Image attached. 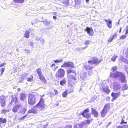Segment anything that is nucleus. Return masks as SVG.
<instances>
[{"instance_id": "obj_29", "label": "nucleus", "mask_w": 128, "mask_h": 128, "mask_svg": "<svg viewBox=\"0 0 128 128\" xmlns=\"http://www.w3.org/2000/svg\"><path fill=\"white\" fill-rule=\"evenodd\" d=\"M84 66L85 69L86 70H91L93 68V66L89 65L85 66Z\"/></svg>"}, {"instance_id": "obj_61", "label": "nucleus", "mask_w": 128, "mask_h": 128, "mask_svg": "<svg viewBox=\"0 0 128 128\" xmlns=\"http://www.w3.org/2000/svg\"><path fill=\"white\" fill-rule=\"evenodd\" d=\"M89 0H86V2H88L89 1Z\"/></svg>"}, {"instance_id": "obj_52", "label": "nucleus", "mask_w": 128, "mask_h": 128, "mask_svg": "<svg viewBox=\"0 0 128 128\" xmlns=\"http://www.w3.org/2000/svg\"><path fill=\"white\" fill-rule=\"evenodd\" d=\"M50 96H53L54 95V94L52 92H50Z\"/></svg>"}, {"instance_id": "obj_64", "label": "nucleus", "mask_w": 128, "mask_h": 128, "mask_svg": "<svg viewBox=\"0 0 128 128\" xmlns=\"http://www.w3.org/2000/svg\"><path fill=\"white\" fill-rule=\"evenodd\" d=\"M58 67V66H57L56 67H55V68H56V69Z\"/></svg>"}, {"instance_id": "obj_22", "label": "nucleus", "mask_w": 128, "mask_h": 128, "mask_svg": "<svg viewBox=\"0 0 128 128\" xmlns=\"http://www.w3.org/2000/svg\"><path fill=\"white\" fill-rule=\"evenodd\" d=\"M117 36V35L116 33H115L113 34L112 36H110L109 39L108 40V42H112V40L116 38Z\"/></svg>"}, {"instance_id": "obj_5", "label": "nucleus", "mask_w": 128, "mask_h": 128, "mask_svg": "<svg viewBox=\"0 0 128 128\" xmlns=\"http://www.w3.org/2000/svg\"><path fill=\"white\" fill-rule=\"evenodd\" d=\"M65 71L64 69L60 68L56 72L55 76L56 78H62L65 74Z\"/></svg>"}, {"instance_id": "obj_20", "label": "nucleus", "mask_w": 128, "mask_h": 128, "mask_svg": "<svg viewBox=\"0 0 128 128\" xmlns=\"http://www.w3.org/2000/svg\"><path fill=\"white\" fill-rule=\"evenodd\" d=\"M102 90L106 93L107 94H108L110 92V90L108 86L103 88H102Z\"/></svg>"}, {"instance_id": "obj_63", "label": "nucleus", "mask_w": 128, "mask_h": 128, "mask_svg": "<svg viewBox=\"0 0 128 128\" xmlns=\"http://www.w3.org/2000/svg\"><path fill=\"white\" fill-rule=\"evenodd\" d=\"M126 57L127 58H128V54L127 55Z\"/></svg>"}, {"instance_id": "obj_33", "label": "nucleus", "mask_w": 128, "mask_h": 128, "mask_svg": "<svg viewBox=\"0 0 128 128\" xmlns=\"http://www.w3.org/2000/svg\"><path fill=\"white\" fill-rule=\"evenodd\" d=\"M6 122V120L5 118H0V124L1 123H5Z\"/></svg>"}, {"instance_id": "obj_54", "label": "nucleus", "mask_w": 128, "mask_h": 128, "mask_svg": "<svg viewBox=\"0 0 128 128\" xmlns=\"http://www.w3.org/2000/svg\"><path fill=\"white\" fill-rule=\"evenodd\" d=\"M70 89L71 90L70 92H69V93H70L71 92H73L74 91V90L73 88H71Z\"/></svg>"}, {"instance_id": "obj_45", "label": "nucleus", "mask_w": 128, "mask_h": 128, "mask_svg": "<svg viewBox=\"0 0 128 128\" xmlns=\"http://www.w3.org/2000/svg\"><path fill=\"white\" fill-rule=\"evenodd\" d=\"M120 124H127V122H124L123 118H122L121 120V122H120Z\"/></svg>"}, {"instance_id": "obj_27", "label": "nucleus", "mask_w": 128, "mask_h": 128, "mask_svg": "<svg viewBox=\"0 0 128 128\" xmlns=\"http://www.w3.org/2000/svg\"><path fill=\"white\" fill-rule=\"evenodd\" d=\"M28 113H29L36 114L37 113V110L36 109L32 108L31 109L28 111Z\"/></svg>"}, {"instance_id": "obj_53", "label": "nucleus", "mask_w": 128, "mask_h": 128, "mask_svg": "<svg viewBox=\"0 0 128 128\" xmlns=\"http://www.w3.org/2000/svg\"><path fill=\"white\" fill-rule=\"evenodd\" d=\"M6 64V63H2L0 64V67L2 66H4V65Z\"/></svg>"}, {"instance_id": "obj_48", "label": "nucleus", "mask_w": 128, "mask_h": 128, "mask_svg": "<svg viewBox=\"0 0 128 128\" xmlns=\"http://www.w3.org/2000/svg\"><path fill=\"white\" fill-rule=\"evenodd\" d=\"M72 126L71 125H67L65 127V128H72Z\"/></svg>"}, {"instance_id": "obj_46", "label": "nucleus", "mask_w": 128, "mask_h": 128, "mask_svg": "<svg viewBox=\"0 0 128 128\" xmlns=\"http://www.w3.org/2000/svg\"><path fill=\"white\" fill-rule=\"evenodd\" d=\"M4 68H2L0 70V71L1 72V73L0 74L1 75H2V74H3V72H4Z\"/></svg>"}, {"instance_id": "obj_15", "label": "nucleus", "mask_w": 128, "mask_h": 128, "mask_svg": "<svg viewBox=\"0 0 128 128\" xmlns=\"http://www.w3.org/2000/svg\"><path fill=\"white\" fill-rule=\"evenodd\" d=\"M91 113L95 117L97 118L98 115V112L93 108H91Z\"/></svg>"}, {"instance_id": "obj_17", "label": "nucleus", "mask_w": 128, "mask_h": 128, "mask_svg": "<svg viewBox=\"0 0 128 128\" xmlns=\"http://www.w3.org/2000/svg\"><path fill=\"white\" fill-rule=\"evenodd\" d=\"M26 94L24 93H22L20 94V99L22 101H24L26 100Z\"/></svg>"}, {"instance_id": "obj_43", "label": "nucleus", "mask_w": 128, "mask_h": 128, "mask_svg": "<svg viewBox=\"0 0 128 128\" xmlns=\"http://www.w3.org/2000/svg\"><path fill=\"white\" fill-rule=\"evenodd\" d=\"M62 60L61 59L60 60H54V62L56 63H60L62 62Z\"/></svg>"}, {"instance_id": "obj_10", "label": "nucleus", "mask_w": 128, "mask_h": 128, "mask_svg": "<svg viewBox=\"0 0 128 128\" xmlns=\"http://www.w3.org/2000/svg\"><path fill=\"white\" fill-rule=\"evenodd\" d=\"M76 80L77 78L75 76H71L68 80V83L71 84H74L75 82L74 81H76Z\"/></svg>"}, {"instance_id": "obj_26", "label": "nucleus", "mask_w": 128, "mask_h": 128, "mask_svg": "<svg viewBox=\"0 0 128 128\" xmlns=\"http://www.w3.org/2000/svg\"><path fill=\"white\" fill-rule=\"evenodd\" d=\"M21 109V110L19 111L18 113H20L22 114H24L26 113V109L24 108H22Z\"/></svg>"}, {"instance_id": "obj_16", "label": "nucleus", "mask_w": 128, "mask_h": 128, "mask_svg": "<svg viewBox=\"0 0 128 128\" xmlns=\"http://www.w3.org/2000/svg\"><path fill=\"white\" fill-rule=\"evenodd\" d=\"M86 31L89 36H93L94 32L92 28H87L86 29Z\"/></svg>"}, {"instance_id": "obj_1", "label": "nucleus", "mask_w": 128, "mask_h": 128, "mask_svg": "<svg viewBox=\"0 0 128 128\" xmlns=\"http://www.w3.org/2000/svg\"><path fill=\"white\" fill-rule=\"evenodd\" d=\"M35 96L33 94H29L28 97V102L29 105L33 106L36 103Z\"/></svg>"}, {"instance_id": "obj_37", "label": "nucleus", "mask_w": 128, "mask_h": 128, "mask_svg": "<svg viewBox=\"0 0 128 128\" xmlns=\"http://www.w3.org/2000/svg\"><path fill=\"white\" fill-rule=\"evenodd\" d=\"M123 127L124 128H128V125L126 124L122 126H118L116 127L118 128H122Z\"/></svg>"}, {"instance_id": "obj_18", "label": "nucleus", "mask_w": 128, "mask_h": 128, "mask_svg": "<svg viewBox=\"0 0 128 128\" xmlns=\"http://www.w3.org/2000/svg\"><path fill=\"white\" fill-rule=\"evenodd\" d=\"M109 111H107L103 108L100 112L101 116L102 117H104L106 114Z\"/></svg>"}, {"instance_id": "obj_2", "label": "nucleus", "mask_w": 128, "mask_h": 128, "mask_svg": "<svg viewBox=\"0 0 128 128\" xmlns=\"http://www.w3.org/2000/svg\"><path fill=\"white\" fill-rule=\"evenodd\" d=\"M36 71L39 79L43 83L46 84L47 81L42 74L41 69L40 68H38L36 70Z\"/></svg>"}, {"instance_id": "obj_59", "label": "nucleus", "mask_w": 128, "mask_h": 128, "mask_svg": "<svg viewBox=\"0 0 128 128\" xmlns=\"http://www.w3.org/2000/svg\"><path fill=\"white\" fill-rule=\"evenodd\" d=\"M53 18L54 19H56V16H53Z\"/></svg>"}, {"instance_id": "obj_47", "label": "nucleus", "mask_w": 128, "mask_h": 128, "mask_svg": "<svg viewBox=\"0 0 128 128\" xmlns=\"http://www.w3.org/2000/svg\"><path fill=\"white\" fill-rule=\"evenodd\" d=\"M28 116L27 114H26L23 117H21L20 118V120H24V118H26Z\"/></svg>"}, {"instance_id": "obj_6", "label": "nucleus", "mask_w": 128, "mask_h": 128, "mask_svg": "<svg viewBox=\"0 0 128 128\" xmlns=\"http://www.w3.org/2000/svg\"><path fill=\"white\" fill-rule=\"evenodd\" d=\"M92 60H88V62L90 64H95L97 65L102 61V59L98 60V58L95 57H93Z\"/></svg>"}, {"instance_id": "obj_60", "label": "nucleus", "mask_w": 128, "mask_h": 128, "mask_svg": "<svg viewBox=\"0 0 128 128\" xmlns=\"http://www.w3.org/2000/svg\"><path fill=\"white\" fill-rule=\"evenodd\" d=\"M122 29V28L121 27H120V30L119 32L120 33L121 32Z\"/></svg>"}, {"instance_id": "obj_55", "label": "nucleus", "mask_w": 128, "mask_h": 128, "mask_svg": "<svg viewBox=\"0 0 128 128\" xmlns=\"http://www.w3.org/2000/svg\"><path fill=\"white\" fill-rule=\"evenodd\" d=\"M48 124H47L46 125H44L43 128H46V126L48 125Z\"/></svg>"}, {"instance_id": "obj_24", "label": "nucleus", "mask_w": 128, "mask_h": 128, "mask_svg": "<svg viewBox=\"0 0 128 128\" xmlns=\"http://www.w3.org/2000/svg\"><path fill=\"white\" fill-rule=\"evenodd\" d=\"M120 61L126 63L128 64V60L122 56H121L120 57Z\"/></svg>"}, {"instance_id": "obj_62", "label": "nucleus", "mask_w": 128, "mask_h": 128, "mask_svg": "<svg viewBox=\"0 0 128 128\" xmlns=\"http://www.w3.org/2000/svg\"><path fill=\"white\" fill-rule=\"evenodd\" d=\"M44 96V94L43 95H42V96H42V97Z\"/></svg>"}, {"instance_id": "obj_32", "label": "nucleus", "mask_w": 128, "mask_h": 128, "mask_svg": "<svg viewBox=\"0 0 128 128\" xmlns=\"http://www.w3.org/2000/svg\"><path fill=\"white\" fill-rule=\"evenodd\" d=\"M68 91L67 90H65L63 92L62 94V96L64 97H66L68 94Z\"/></svg>"}, {"instance_id": "obj_57", "label": "nucleus", "mask_w": 128, "mask_h": 128, "mask_svg": "<svg viewBox=\"0 0 128 128\" xmlns=\"http://www.w3.org/2000/svg\"><path fill=\"white\" fill-rule=\"evenodd\" d=\"M17 90L18 91H19L20 90V88H18L17 89Z\"/></svg>"}, {"instance_id": "obj_11", "label": "nucleus", "mask_w": 128, "mask_h": 128, "mask_svg": "<svg viewBox=\"0 0 128 128\" xmlns=\"http://www.w3.org/2000/svg\"><path fill=\"white\" fill-rule=\"evenodd\" d=\"M6 98L3 96H1L0 97V103L2 107L5 106L6 105Z\"/></svg>"}, {"instance_id": "obj_49", "label": "nucleus", "mask_w": 128, "mask_h": 128, "mask_svg": "<svg viewBox=\"0 0 128 128\" xmlns=\"http://www.w3.org/2000/svg\"><path fill=\"white\" fill-rule=\"evenodd\" d=\"M89 43V40H86L84 43L85 45H87Z\"/></svg>"}, {"instance_id": "obj_42", "label": "nucleus", "mask_w": 128, "mask_h": 128, "mask_svg": "<svg viewBox=\"0 0 128 128\" xmlns=\"http://www.w3.org/2000/svg\"><path fill=\"white\" fill-rule=\"evenodd\" d=\"M9 112V110H7L5 109H3L2 110V112H1L2 114H5L6 112Z\"/></svg>"}, {"instance_id": "obj_38", "label": "nucleus", "mask_w": 128, "mask_h": 128, "mask_svg": "<svg viewBox=\"0 0 128 128\" xmlns=\"http://www.w3.org/2000/svg\"><path fill=\"white\" fill-rule=\"evenodd\" d=\"M117 56L114 54L111 58V60L113 62H114L116 60V58Z\"/></svg>"}, {"instance_id": "obj_34", "label": "nucleus", "mask_w": 128, "mask_h": 128, "mask_svg": "<svg viewBox=\"0 0 128 128\" xmlns=\"http://www.w3.org/2000/svg\"><path fill=\"white\" fill-rule=\"evenodd\" d=\"M66 82V79L64 78L60 82V85L63 86Z\"/></svg>"}, {"instance_id": "obj_56", "label": "nucleus", "mask_w": 128, "mask_h": 128, "mask_svg": "<svg viewBox=\"0 0 128 128\" xmlns=\"http://www.w3.org/2000/svg\"><path fill=\"white\" fill-rule=\"evenodd\" d=\"M30 46H32L33 45V42H30Z\"/></svg>"}, {"instance_id": "obj_36", "label": "nucleus", "mask_w": 128, "mask_h": 128, "mask_svg": "<svg viewBox=\"0 0 128 128\" xmlns=\"http://www.w3.org/2000/svg\"><path fill=\"white\" fill-rule=\"evenodd\" d=\"M128 88V86L126 84H124L123 86L122 89L123 90H127Z\"/></svg>"}, {"instance_id": "obj_4", "label": "nucleus", "mask_w": 128, "mask_h": 128, "mask_svg": "<svg viewBox=\"0 0 128 128\" xmlns=\"http://www.w3.org/2000/svg\"><path fill=\"white\" fill-rule=\"evenodd\" d=\"M44 101L41 96L38 102L35 106V107H37L40 109V110H43L44 108Z\"/></svg>"}, {"instance_id": "obj_8", "label": "nucleus", "mask_w": 128, "mask_h": 128, "mask_svg": "<svg viewBox=\"0 0 128 128\" xmlns=\"http://www.w3.org/2000/svg\"><path fill=\"white\" fill-rule=\"evenodd\" d=\"M90 122V120L89 119L84 120L79 124V128H86L87 126L86 124H89Z\"/></svg>"}, {"instance_id": "obj_23", "label": "nucleus", "mask_w": 128, "mask_h": 128, "mask_svg": "<svg viewBox=\"0 0 128 128\" xmlns=\"http://www.w3.org/2000/svg\"><path fill=\"white\" fill-rule=\"evenodd\" d=\"M120 85L118 84H115L114 85L113 90L114 91H116L120 89Z\"/></svg>"}, {"instance_id": "obj_51", "label": "nucleus", "mask_w": 128, "mask_h": 128, "mask_svg": "<svg viewBox=\"0 0 128 128\" xmlns=\"http://www.w3.org/2000/svg\"><path fill=\"white\" fill-rule=\"evenodd\" d=\"M54 91L55 92V94L56 95L58 93V91L56 89H54Z\"/></svg>"}, {"instance_id": "obj_19", "label": "nucleus", "mask_w": 128, "mask_h": 128, "mask_svg": "<svg viewBox=\"0 0 128 128\" xmlns=\"http://www.w3.org/2000/svg\"><path fill=\"white\" fill-rule=\"evenodd\" d=\"M120 80L122 83L126 82V81L125 76L123 74L120 77Z\"/></svg>"}, {"instance_id": "obj_39", "label": "nucleus", "mask_w": 128, "mask_h": 128, "mask_svg": "<svg viewBox=\"0 0 128 128\" xmlns=\"http://www.w3.org/2000/svg\"><path fill=\"white\" fill-rule=\"evenodd\" d=\"M55 64H52L50 67L52 68L54 71H55L56 70V68H55Z\"/></svg>"}, {"instance_id": "obj_28", "label": "nucleus", "mask_w": 128, "mask_h": 128, "mask_svg": "<svg viewBox=\"0 0 128 128\" xmlns=\"http://www.w3.org/2000/svg\"><path fill=\"white\" fill-rule=\"evenodd\" d=\"M30 36V32L28 30H26L24 35V37L26 38H28Z\"/></svg>"}, {"instance_id": "obj_9", "label": "nucleus", "mask_w": 128, "mask_h": 128, "mask_svg": "<svg viewBox=\"0 0 128 128\" xmlns=\"http://www.w3.org/2000/svg\"><path fill=\"white\" fill-rule=\"evenodd\" d=\"M122 74L121 72L116 71L114 74L111 73L110 74V76L114 78H116L118 77H120Z\"/></svg>"}, {"instance_id": "obj_21", "label": "nucleus", "mask_w": 128, "mask_h": 128, "mask_svg": "<svg viewBox=\"0 0 128 128\" xmlns=\"http://www.w3.org/2000/svg\"><path fill=\"white\" fill-rule=\"evenodd\" d=\"M110 107V103H107L104 106L103 108L107 111H109Z\"/></svg>"}, {"instance_id": "obj_44", "label": "nucleus", "mask_w": 128, "mask_h": 128, "mask_svg": "<svg viewBox=\"0 0 128 128\" xmlns=\"http://www.w3.org/2000/svg\"><path fill=\"white\" fill-rule=\"evenodd\" d=\"M126 37V36L125 35H122L120 36V39H124Z\"/></svg>"}, {"instance_id": "obj_31", "label": "nucleus", "mask_w": 128, "mask_h": 128, "mask_svg": "<svg viewBox=\"0 0 128 128\" xmlns=\"http://www.w3.org/2000/svg\"><path fill=\"white\" fill-rule=\"evenodd\" d=\"M67 74H69L70 73H74L75 74H76V72L73 70H67L66 71Z\"/></svg>"}, {"instance_id": "obj_50", "label": "nucleus", "mask_w": 128, "mask_h": 128, "mask_svg": "<svg viewBox=\"0 0 128 128\" xmlns=\"http://www.w3.org/2000/svg\"><path fill=\"white\" fill-rule=\"evenodd\" d=\"M116 67H114L112 68V70L114 71H115L116 70Z\"/></svg>"}, {"instance_id": "obj_41", "label": "nucleus", "mask_w": 128, "mask_h": 128, "mask_svg": "<svg viewBox=\"0 0 128 128\" xmlns=\"http://www.w3.org/2000/svg\"><path fill=\"white\" fill-rule=\"evenodd\" d=\"M75 2L76 4H80L81 3V0H75Z\"/></svg>"}, {"instance_id": "obj_7", "label": "nucleus", "mask_w": 128, "mask_h": 128, "mask_svg": "<svg viewBox=\"0 0 128 128\" xmlns=\"http://www.w3.org/2000/svg\"><path fill=\"white\" fill-rule=\"evenodd\" d=\"M74 63L71 62H64L61 66V68L70 67L72 68H74Z\"/></svg>"}, {"instance_id": "obj_14", "label": "nucleus", "mask_w": 128, "mask_h": 128, "mask_svg": "<svg viewBox=\"0 0 128 128\" xmlns=\"http://www.w3.org/2000/svg\"><path fill=\"white\" fill-rule=\"evenodd\" d=\"M104 21L106 23L107 26L109 28H111L112 27V22L110 19L108 20L105 19Z\"/></svg>"}, {"instance_id": "obj_25", "label": "nucleus", "mask_w": 128, "mask_h": 128, "mask_svg": "<svg viewBox=\"0 0 128 128\" xmlns=\"http://www.w3.org/2000/svg\"><path fill=\"white\" fill-rule=\"evenodd\" d=\"M62 3L64 4V6H66L70 5L69 0H64L62 2Z\"/></svg>"}, {"instance_id": "obj_13", "label": "nucleus", "mask_w": 128, "mask_h": 128, "mask_svg": "<svg viewBox=\"0 0 128 128\" xmlns=\"http://www.w3.org/2000/svg\"><path fill=\"white\" fill-rule=\"evenodd\" d=\"M21 106V105L20 104L15 105L13 106L12 111L14 113L17 112Z\"/></svg>"}, {"instance_id": "obj_12", "label": "nucleus", "mask_w": 128, "mask_h": 128, "mask_svg": "<svg viewBox=\"0 0 128 128\" xmlns=\"http://www.w3.org/2000/svg\"><path fill=\"white\" fill-rule=\"evenodd\" d=\"M120 94V92L118 93H115L112 92L111 94V95L113 97L111 100V101L112 102H114L117 98H118Z\"/></svg>"}, {"instance_id": "obj_35", "label": "nucleus", "mask_w": 128, "mask_h": 128, "mask_svg": "<svg viewBox=\"0 0 128 128\" xmlns=\"http://www.w3.org/2000/svg\"><path fill=\"white\" fill-rule=\"evenodd\" d=\"M15 3H22L24 1V0H13Z\"/></svg>"}, {"instance_id": "obj_58", "label": "nucleus", "mask_w": 128, "mask_h": 128, "mask_svg": "<svg viewBox=\"0 0 128 128\" xmlns=\"http://www.w3.org/2000/svg\"><path fill=\"white\" fill-rule=\"evenodd\" d=\"M111 123H112V122H111L108 123V125H107L108 126L110 125Z\"/></svg>"}, {"instance_id": "obj_40", "label": "nucleus", "mask_w": 128, "mask_h": 128, "mask_svg": "<svg viewBox=\"0 0 128 128\" xmlns=\"http://www.w3.org/2000/svg\"><path fill=\"white\" fill-rule=\"evenodd\" d=\"M33 77L32 75H31L30 77L28 78L27 81L28 82H31L33 80Z\"/></svg>"}, {"instance_id": "obj_30", "label": "nucleus", "mask_w": 128, "mask_h": 128, "mask_svg": "<svg viewBox=\"0 0 128 128\" xmlns=\"http://www.w3.org/2000/svg\"><path fill=\"white\" fill-rule=\"evenodd\" d=\"M12 99L11 100V102L10 103V104H12L15 101V103H16V102L17 100V98L16 96L15 97H14V96L13 95L12 96Z\"/></svg>"}, {"instance_id": "obj_3", "label": "nucleus", "mask_w": 128, "mask_h": 128, "mask_svg": "<svg viewBox=\"0 0 128 128\" xmlns=\"http://www.w3.org/2000/svg\"><path fill=\"white\" fill-rule=\"evenodd\" d=\"M90 112L89 108H87L85 109L81 113V114L84 118L86 119L91 118L92 114L90 113H88Z\"/></svg>"}]
</instances>
